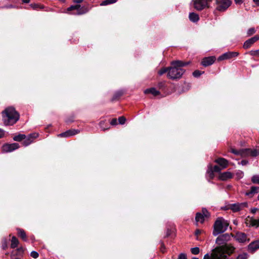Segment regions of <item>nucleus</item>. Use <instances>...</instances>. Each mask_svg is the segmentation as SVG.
<instances>
[{
  "label": "nucleus",
  "mask_w": 259,
  "mask_h": 259,
  "mask_svg": "<svg viewBox=\"0 0 259 259\" xmlns=\"http://www.w3.org/2000/svg\"><path fill=\"white\" fill-rule=\"evenodd\" d=\"M37 137V134L34 133L30 134L27 138L24 139V141L23 142V145L25 146L29 145L32 142L33 140Z\"/></svg>",
  "instance_id": "obj_19"
},
{
  "label": "nucleus",
  "mask_w": 259,
  "mask_h": 259,
  "mask_svg": "<svg viewBox=\"0 0 259 259\" xmlns=\"http://www.w3.org/2000/svg\"><path fill=\"white\" fill-rule=\"evenodd\" d=\"M116 2H117V0H105V1H103L100 4V6H107L108 5L114 4Z\"/></svg>",
  "instance_id": "obj_30"
},
{
  "label": "nucleus",
  "mask_w": 259,
  "mask_h": 259,
  "mask_svg": "<svg viewBox=\"0 0 259 259\" xmlns=\"http://www.w3.org/2000/svg\"><path fill=\"white\" fill-rule=\"evenodd\" d=\"M189 18L190 20L193 22H197L199 20V15L194 12L189 14Z\"/></svg>",
  "instance_id": "obj_25"
},
{
  "label": "nucleus",
  "mask_w": 259,
  "mask_h": 259,
  "mask_svg": "<svg viewBox=\"0 0 259 259\" xmlns=\"http://www.w3.org/2000/svg\"><path fill=\"white\" fill-rule=\"evenodd\" d=\"M3 120L6 125H11L15 124L19 118V113L13 107L6 108L2 112Z\"/></svg>",
  "instance_id": "obj_3"
},
{
  "label": "nucleus",
  "mask_w": 259,
  "mask_h": 259,
  "mask_svg": "<svg viewBox=\"0 0 259 259\" xmlns=\"http://www.w3.org/2000/svg\"><path fill=\"white\" fill-rule=\"evenodd\" d=\"M105 123L104 121H101L99 123V126L100 128H102V130L105 131L106 130H107L109 128L108 126H104V124Z\"/></svg>",
  "instance_id": "obj_40"
},
{
  "label": "nucleus",
  "mask_w": 259,
  "mask_h": 259,
  "mask_svg": "<svg viewBox=\"0 0 259 259\" xmlns=\"http://www.w3.org/2000/svg\"><path fill=\"white\" fill-rule=\"evenodd\" d=\"M144 93L146 94H151L153 96H157L160 94V92L154 88L145 90Z\"/></svg>",
  "instance_id": "obj_22"
},
{
  "label": "nucleus",
  "mask_w": 259,
  "mask_h": 259,
  "mask_svg": "<svg viewBox=\"0 0 259 259\" xmlns=\"http://www.w3.org/2000/svg\"><path fill=\"white\" fill-rule=\"evenodd\" d=\"M191 251L192 254L196 255L199 253L200 250H199V248L198 247H195L192 248L191 249Z\"/></svg>",
  "instance_id": "obj_34"
},
{
  "label": "nucleus",
  "mask_w": 259,
  "mask_h": 259,
  "mask_svg": "<svg viewBox=\"0 0 259 259\" xmlns=\"http://www.w3.org/2000/svg\"><path fill=\"white\" fill-rule=\"evenodd\" d=\"M192 259H198V258H197L196 257H193Z\"/></svg>",
  "instance_id": "obj_61"
},
{
  "label": "nucleus",
  "mask_w": 259,
  "mask_h": 259,
  "mask_svg": "<svg viewBox=\"0 0 259 259\" xmlns=\"http://www.w3.org/2000/svg\"><path fill=\"white\" fill-rule=\"evenodd\" d=\"M215 162L218 163L223 169L226 168L228 165V161L223 158H219L216 159Z\"/></svg>",
  "instance_id": "obj_20"
},
{
  "label": "nucleus",
  "mask_w": 259,
  "mask_h": 259,
  "mask_svg": "<svg viewBox=\"0 0 259 259\" xmlns=\"http://www.w3.org/2000/svg\"><path fill=\"white\" fill-rule=\"evenodd\" d=\"M82 1L83 0H73V2L77 4L81 3Z\"/></svg>",
  "instance_id": "obj_54"
},
{
  "label": "nucleus",
  "mask_w": 259,
  "mask_h": 259,
  "mask_svg": "<svg viewBox=\"0 0 259 259\" xmlns=\"http://www.w3.org/2000/svg\"><path fill=\"white\" fill-rule=\"evenodd\" d=\"M201 233V231L200 230H197L196 231H195V234L196 235H198L199 234H200Z\"/></svg>",
  "instance_id": "obj_55"
},
{
  "label": "nucleus",
  "mask_w": 259,
  "mask_h": 259,
  "mask_svg": "<svg viewBox=\"0 0 259 259\" xmlns=\"http://www.w3.org/2000/svg\"><path fill=\"white\" fill-rule=\"evenodd\" d=\"M80 132V131L79 130H69L65 132L60 134L58 136L60 137L68 138L79 133Z\"/></svg>",
  "instance_id": "obj_15"
},
{
  "label": "nucleus",
  "mask_w": 259,
  "mask_h": 259,
  "mask_svg": "<svg viewBox=\"0 0 259 259\" xmlns=\"http://www.w3.org/2000/svg\"><path fill=\"white\" fill-rule=\"evenodd\" d=\"M223 169L221 166H219L217 165H215L212 168V170L214 171V172H220Z\"/></svg>",
  "instance_id": "obj_41"
},
{
  "label": "nucleus",
  "mask_w": 259,
  "mask_h": 259,
  "mask_svg": "<svg viewBox=\"0 0 259 259\" xmlns=\"http://www.w3.org/2000/svg\"><path fill=\"white\" fill-rule=\"evenodd\" d=\"M229 222L223 218H218L213 225V234L217 236L226 231L229 226Z\"/></svg>",
  "instance_id": "obj_4"
},
{
  "label": "nucleus",
  "mask_w": 259,
  "mask_h": 259,
  "mask_svg": "<svg viewBox=\"0 0 259 259\" xmlns=\"http://www.w3.org/2000/svg\"><path fill=\"white\" fill-rule=\"evenodd\" d=\"M166 72H168V68H163L158 71V73L159 75H162Z\"/></svg>",
  "instance_id": "obj_38"
},
{
  "label": "nucleus",
  "mask_w": 259,
  "mask_h": 259,
  "mask_svg": "<svg viewBox=\"0 0 259 259\" xmlns=\"http://www.w3.org/2000/svg\"><path fill=\"white\" fill-rule=\"evenodd\" d=\"M204 73L203 71H201L198 70H196L194 71L193 73V75L195 77H198L200 76L201 74H202Z\"/></svg>",
  "instance_id": "obj_35"
},
{
  "label": "nucleus",
  "mask_w": 259,
  "mask_h": 259,
  "mask_svg": "<svg viewBox=\"0 0 259 259\" xmlns=\"http://www.w3.org/2000/svg\"><path fill=\"white\" fill-rule=\"evenodd\" d=\"M247 205L248 204L246 202L230 204L228 205L227 209H230L233 212H237L243 209L245 207H247Z\"/></svg>",
  "instance_id": "obj_8"
},
{
  "label": "nucleus",
  "mask_w": 259,
  "mask_h": 259,
  "mask_svg": "<svg viewBox=\"0 0 259 259\" xmlns=\"http://www.w3.org/2000/svg\"><path fill=\"white\" fill-rule=\"evenodd\" d=\"M67 10V11H75V12H73L72 13L74 15H81L87 13L88 11V10L87 8H81L79 5L71 6L68 8Z\"/></svg>",
  "instance_id": "obj_7"
},
{
  "label": "nucleus",
  "mask_w": 259,
  "mask_h": 259,
  "mask_svg": "<svg viewBox=\"0 0 259 259\" xmlns=\"http://www.w3.org/2000/svg\"><path fill=\"white\" fill-rule=\"evenodd\" d=\"M245 223L248 227H257L259 226V219L255 220L253 218L248 216L245 220Z\"/></svg>",
  "instance_id": "obj_13"
},
{
  "label": "nucleus",
  "mask_w": 259,
  "mask_h": 259,
  "mask_svg": "<svg viewBox=\"0 0 259 259\" xmlns=\"http://www.w3.org/2000/svg\"><path fill=\"white\" fill-rule=\"evenodd\" d=\"M256 32V30L254 28H249L247 32V34L248 36H250L252 34H253Z\"/></svg>",
  "instance_id": "obj_37"
},
{
  "label": "nucleus",
  "mask_w": 259,
  "mask_h": 259,
  "mask_svg": "<svg viewBox=\"0 0 259 259\" xmlns=\"http://www.w3.org/2000/svg\"><path fill=\"white\" fill-rule=\"evenodd\" d=\"M251 182L253 184L259 185V175H254L251 178Z\"/></svg>",
  "instance_id": "obj_32"
},
{
  "label": "nucleus",
  "mask_w": 259,
  "mask_h": 259,
  "mask_svg": "<svg viewBox=\"0 0 259 259\" xmlns=\"http://www.w3.org/2000/svg\"><path fill=\"white\" fill-rule=\"evenodd\" d=\"M4 135H5V131L3 130L0 128V139L3 138L4 136Z\"/></svg>",
  "instance_id": "obj_49"
},
{
  "label": "nucleus",
  "mask_w": 259,
  "mask_h": 259,
  "mask_svg": "<svg viewBox=\"0 0 259 259\" xmlns=\"http://www.w3.org/2000/svg\"><path fill=\"white\" fill-rule=\"evenodd\" d=\"M259 155V148L254 149H244V157H256Z\"/></svg>",
  "instance_id": "obj_12"
},
{
  "label": "nucleus",
  "mask_w": 259,
  "mask_h": 259,
  "mask_svg": "<svg viewBox=\"0 0 259 259\" xmlns=\"http://www.w3.org/2000/svg\"><path fill=\"white\" fill-rule=\"evenodd\" d=\"M257 50V57H259V50Z\"/></svg>",
  "instance_id": "obj_60"
},
{
  "label": "nucleus",
  "mask_w": 259,
  "mask_h": 259,
  "mask_svg": "<svg viewBox=\"0 0 259 259\" xmlns=\"http://www.w3.org/2000/svg\"><path fill=\"white\" fill-rule=\"evenodd\" d=\"M126 119L123 116H120L118 118V122L120 124H123L125 122Z\"/></svg>",
  "instance_id": "obj_42"
},
{
  "label": "nucleus",
  "mask_w": 259,
  "mask_h": 259,
  "mask_svg": "<svg viewBox=\"0 0 259 259\" xmlns=\"http://www.w3.org/2000/svg\"><path fill=\"white\" fill-rule=\"evenodd\" d=\"M30 255L34 258H37L38 257V253L36 251H32L30 253Z\"/></svg>",
  "instance_id": "obj_44"
},
{
  "label": "nucleus",
  "mask_w": 259,
  "mask_h": 259,
  "mask_svg": "<svg viewBox=\"0 0 259 259\" xmlns=\"http://www.w3.org/2000/svg\"><path fill=\"white\" fill-rule=\"evenodd\" d=\"M23 252H15V251H13L11 254V257L12 258H13L15 256L17 255H22Z\"/></svg>",
  "instance_id": "obj_43"
},
{
  "label": "nucleus",
  "mask_w": 259,
  "mask_h": 259,
  "mask_svg": "<svg viewBox=\"0 0 259 259\" xmlns=\"http://www.w3.org/2000/svg\"><path fill=\"white\" fill-rule=\"evenodd\" d=\"M235 3L236 4H241L243 2V0H235Z\"/></svg>",
  "instance_id": "obj_51"
},
{
  "label": "nucleus",
  "mask_w": 259,
  "mask_h": 259,
  "mask_svg": "<svg viewBox=\"0 0 259 259\" xmlns=\"http://www.w3.org/2000/svg\"><path fill=\"white\" fill-rule=\"evenodd\" d=\"M25 139V135L23 134H19L17 136H14L13 138V140L15 141H21Z\"/></svg>",
  "instance_id": "obj_31"
},
{
  "label": "nucleus",
  "mask_w": 259,
  "mask_h": 259,
  "mask_svg": "<svg viewBox=\"0 0 259 259\" xmlns=\"http://www.w3.org/2000/svg\"><path fill=\"white\" fill-rule=\"evenodd\" d=\"M16 251L18 252H23V249L22 248H19L17 249Z\"/></svg>",
  "instance_id": "obj_53"
},
{
  "label": "nucleus",
  "mask_w": 259,
  "mask_h": 259,
  "mask_svg": "<svg viewBox=\"0 0 259 259\" xmlns=\"http://www.w3.org/2000/svg\"><path fill=\"white\" fill-rule=\"evenodd\" d=\"M257 198H258V200H259V194H258V196L257 197Z\"/></svg>",
  "instance_id": "obj_62"
},
{
  "label": "nucleus",
  "mask_w": 259,
  "mask_h": 259,
  "mask_svg": "<svg viewBox=\"0 0 259 259\" xmlns=\"http://www.w3.org/2000/svg\"><path fill=\"white\" fill-rule=\"evenodd\" d=\"M178 259H187L186 255L184 253H181L179 255Z\"/></svg>",
  "instance_id": "obj_47"
},
{
  "label": "nucleus",
  "mask_w": 259,
  "mask_h": 259,
  "mask_svg": "<svg viewBox=\"0 0 259 259\" xmlns=\"http://www.w3.org/2000/svg\"><path fill=\"white\" fill-rule=\"evenodd\" d=\"M235 176L237 179L239 180L244 176V172L240 170H238L235 172Z\"/></svg>",
  "instance_id": "obj_33"
},
{
  "label": "nucleus",
  "mask_w": 259,
  "mask_h": 259,
  "mask_svg": "<svg viewBox=\"0 0 259 259\" xmlns=\"http://www.w3.org/2000/svg\"><path fill=\"white\" fill-rule=\"evenodd\" d=\"M110 124L112 125H115L117 124V120L115 118L113 119L111 122Z\"/></svg>",
  "instance_id": "obj_48"
},
{
  "label": "nucleus",
  "mask_w": 259,
  "mask_h": 259,
  "mask_svg": "<svg viewBox=\"0 0 259 259\" xmlns=\"http://www.w3.org/2000/svg\"><path fill=\"white\" fill-rule=\"evenodd\" d=\"M24 3H28L30 2V0H22Z\"/></svg>",
  "instance_id": "obj_58"
},
{
  "label": "nucleus",
  "mask_w": 259,
  "mask_h": 259,
  "mask_svg": "<svg viewBox=\"0 0 259 259\" xmlns=\"http://www.w3.org/2000/svg\"><path fill=\"white\" fill-rule=\"evenodd\" d=\"M209 216V213L207 210L205 208H203L202 212H197L196 214L195 220L198 223H203L204 221L205 218H208Z\"/></svg>",
  "instance_id": "obj_9"
},
{
  "label": "nucleus",
  "mask_w": 259,
  "mask_h": 259,
  "mask_svg": "<svg viewBox=\"0 0 259 259\" xmlns=\"http://www.w3.org/2000/svg\"><path fill=\"white\" fill-rule=\"evenodd\" d=\"M118 96H120L122 94V93L120 92V93H118Z\"/></svg>",
  "instance_id": "obj_59"
},
{
  "label": "nucleus",
  "mask_w": 259,
  "mask_h": 259,
  "mask_svg": "<svg viewBox=\"0 0 259 259\" xmlns=\"http://www.w3.org/2000/svg\"><path fill=\"white\" fill-rule=\"evenodd\" d=\"M5 7H6V8H13L14 7H13V5H8V6H5Z\"/></svg>",
  "instance_id": "obj_57"
},
{
  "label": "nucleus",
  "mask_w": 259,
  "mask_h": 259,
  "mask_svg": "<svg viewBox=\"0 0 259 259\" xmlns=\"http://www.w3.org/2000/svg\"><path fill=\"white\" fill-rule=\"evenodd\" d=\"M259 192V187L256 186H252L251 187L249 191L246 192V195L252 196L254 194H256Z\"/></svg>",
  "instance_id": "obj_24"
},
{
  "label": "nucleus",
  "mask_w": 259,
  "mask_h": 259,
  "mask_svg": "<svg viewBox=\"0 0 259 259\" xmlns=\"http://www.w3.org/2000/svg\"><path fill=\"white\" fill-rule=\"evenodd\" d=\"M30 6L34 9H37V8H40V9L42 8V7H40L38 4H31Z\"/></svg>",
  "instance_id": "obj_46"
},
{
  "label": "nucleus",
  "mask_w": 259,
  "mask_h": 259,
  "mask_svg": "<svg viewBox=\"0 0 259 259\" xmlns=\"http://www.w3.org/2000/svg\"><path fill=\"white\" fill-rule=\"evenodd\" d=\"M249 54L253 56L257 57V50H252L250 51Z\"/></svg>",
  "instance_id": "obj_45"
},
{
  "label": "nucleus",
  "mask_w": 259,
  "mask_h": 259,
  "mask_svg": "<svg viewBox=\"0 0 259 259\" xmlns=\"http://www.w3.org/2000/svg\"><path fill=\"white\" fill-rule=\"evenodd\" d=\"M19 244V241L16 237L13 236L12 238L11 247L12 248H16Z\"/></svg>",
  "instance_id": "obj_28"
},
{
  "label": "nucleus",
  "mask_w": 259,
  "mask_h": 259,
  "mask_svg": "<svg viewBox=\"0 0 259 259\" xmlns=\"http://www.w3.org/2000/svg\"><path fill=\"white\" fill-rule=\"evenodd\" d=\"M230 236L229 234H224L220 235L216 239V243L221 245L225 244L226 242L230 240Z\"/></svg>",
  "instance_id": "obj_14"
},
{
  "label": "nucleus",
  "mask_w": 259,
  "mask_h": 259,
  "mask_svg": "<svg viewBox=\"0 0 259 259\" xmlns=\"http://www.w3.org/2000/svg\"><path fill=\"white\" fill-rule=\"evenodd\" d=\"M18 235L25 241H27L26 235L24 231L22 229H17Z\"/></svg>",
  "instance_id": "obj_26"
},
{
  "label": "nucleus",
  "mask_w": 259,
  "mask_h": 259,
  "mask_svg": "<svg viewBox=\"0 0 259 259\" xmlns=\"http://www.w3.org/2000/svg\"><path fill=\"white\" fill-rule=\"evenodd\" d=\"M189 62H183L181 61H175L171 62L172 66L168 67L167 77L171 79L180 78L185 71L181 67L189 64Z\"/></svg>",
  "instance_id": "obj_2"
},
{
  "label": "nucleus",
  "mask_w": 259,
  "mask_h": 259,
  "mask_svg": "<svg viewBox=\"0 0 259 259\" xmlns=\"http://www.w3.org/2000/svg\"><path fill=\"white\" fill-rule=\"evenodd\" d=\"M230 0H216V9L219 11H226L231 5Z\"/></svg>",
  "instance_id": "obj_6"
},
{
  "label": "nucleus",
  "mask_w": 259,
  "mask_h": 259,
  "mask_svg": "<svg viewBox=\"0 0 259 259\" xmlns=\"http://www.w3.org/2000/svg\"><path fill=\"white\" fill-rule=\"evenodd\" d=\"M238 55L239 53L237 52H228L219 56L218 58V60L219 61H221L224 60L230 59L236 57Z\"/></svg>",
  "instance_id": "obj_11"
},
{
  "label": "nucleus",
  "mask_w": 259,
  "mask_h": 259,
  "mask_svg": "<svg viewBox=\"0 0 259 259\" xmlns=\"http://www.w3.org/2000/svg\"><path fill=\"white\" fill-rule=\"evenodd\" d=\"M248 250L251 252H254L259 248V241H255L251 243L248 245Z\"/></svg>",
  "instance_id": "obj_21"
},
{
  "label": "nucleus",
  "mask_w": 259,
  "mask_h": 259,
  "mask_svg": "<svg viewBox=\"0 0 259 259\" xmlns=\"http://www.w3.org/2000/svg\"><path fill=\"white\" fill-rule=\"evenodd\" d=\"M215 60V57L214 56H210L204 58L201 62V64L204 66H208L212 65Z\"/></svg>",
  "instance_id": "obj_18"
},
{
  "label": "nucleus",
  "mask_w": 259,
  "mask_h": 259,
  "mask_svg": "<svg viewBox=\"0 0 259 259\" xmlns=\"http://www.w3.org/2000/svg\"><path fill=\"white\" fill-rule=\"evenodd\" d=\"M257 210V209L256 208H252L251 209L250 211L252 213L254 214L256 213Z\"/></svg>",
  "instance_id": "obj_52"
},
{
  "label": "nucleus",
  "mask_w": 259,
  "mask_h": 259,
  "mask_svg": "<svg viewBox=\"0 0 259 259\" xmlns=\"http://www.w3.org/2000/svg\"><path fill=\"white\" fill-rule=\"evenodd\" d=\"M247 163H248V161H247V160H242L241 161V164L242 165H246Z\"/></svg>",
  "instance_id": "obj_50"
},
{
  "label": "nucleus",
  "mask_w": 259,
  "mask_h": 259,
  "mask_svg": "<svg viewBox=\"0 0 259 259\" xmlns=\"http://www.w3.org/2000/svg\"><path fill=\"white\" fill-rule=\"evenodd\" d=\"M254 3L256 4L257 6H259V0H253Z\"/></svg>",
  "instance_id": "obj_56"
},
{
  "label": "nucleus",
  "mask_w": 259,
  "mask_h": 259,
  "mask_svg": "<svg viewBox=\"0 0 259 259\" xmlns=\"http://www.w3.org/2000/svg\"><path fill=\"white\" fill-rule=\"evenodd\" d=\"M232 177V174L229 171L224 172L223 173L221 174L219 176L220 179L225 181L227 179H230Z\"/></svg>",
  "instance_id": "obj_23"
},
{
  "label": "nucleus",
  "mask_w": 259,
  "mask_h": 259,
  "mask_svg": "<svg viewBox=\"0 0 259 259\" xmlns=\"http://www.w3.org/2000/svg\"><path fill=\"white\" fill-rule=\"evenodd\" d=\"M19 144L16 143L12 144H6L2 146V152H11L14 150L17 149L19 148Z\"/></svg>",
  "instance_id": "obj_10"
},
{
  "label": "nucleus",
  "mask_w": 259,
  "mask_h": 259,
  "mask_svg": "<svg viewBox=\"0 0 259 259\" xmlns=\"http://www.w3.org/2000/svg\"><path fill=\"white\" fill-rule=\"evenodd\" d=\"M259 40V34H257L254 36L246 40L243 45V48L245 49L249 48L254 42Z\"/></svg>",
  "instance_id": "obj_16"
},
{
  "label": "nucleus",
  "mask_w": 259,
  "mask_h": 259,
  "mask_svg": "<svg viewBox=\"0 0 259 259\" xmlns=\"http://www.w3.org/2000/svg\"><path fill=\"white\" fill-rule=\"evenodd\" d=\"M248 257V255L247 253H243L242 254H239L237 257V259H247Z\"/></svg>",
  "instance_id": "obj_39"
},
{
  "label": "nucleus",
  "mask_w": 259,
  "mask_h": 259,
  "mask_svg": "<svg viewBox=\"0 0 259 259\" xmlns=\"http://www.w3.org/2000/svg\"><path fill=\"white\" fill-rule=\"evenodd\" d=\"M231 152L235 155H240L242 157H244V149L237 150L234 149H231Z\"/></svg>",
  "instance_id": "obj_29"
},
{
  "label": "nucleus",
  "mask_w": 259,
  "mask_h": 259,
  "mask_svg": "<svg viewBox=\"0 0 259 259\" xmlns=\"http://www.w3.org/2000/svg\"><path fill=\"white\" fill-rule=\"evenodd\" d=\"M235 238L239 242L243 243L246 241H249L246 235L242 232H238L235 235Z\"/></svg>",
  "instance_id": "obj_17"
},
{
  "label": "nucleus",
  "mask_w": 259,
  "mask_h": 259,
  "mask_svg": "<svg viewBox=\"0 0 259 259\" xmlns=\"http://www.w3.org/2000/svg\"><path fill=\"white\" fill-rule=\"evenodd\" d=\"M206 177L209 179H212L214 177V171L212 170V167L210 166L207 171Z\"/></svg>",
  "instance_id": "obj_27"
},
{
  "label": "nucleus",
  "mask_w": 259,
  "mask_h": 259,
  "mask_svg": "<svg viewBox=\"0 0 259 259\" xmlns=\"http://www.w3.org/2000/svg\"><path fill=\"white\" fill-rule=\"evenodd\" d=\"M2 247L3 249H6L8 247L7 240L6 238L2 240Z\"/></svg>",
  "instance_id": "obj_36"
},
{
  "label": "nucleus",
  "mask_w": 259,
  "mask_h": 259,
  "mask_svg": "<svg viewBox=\"0 0 259 259\" xmlns=\"http://www.w3.org/2000/svg\"><path fill=\"white\" fill-rule=\"evenodd\" d=\"M235 248L230 244H225L215 248L211 254H206L203 259H226L228 255L233 253Z\"/></svg>",
  "instance_id": "obj_1"
},
{
  "label": "nucleus",
  "mask_w": 259,
  "mask_h": 259,
  "mask_svg": "<svg viewBox=\"0 0 259 259\" xmlns=\"http://www.w3.org/2000/svg\"><path fill=\"white\" fill-rule=\"evenodd\" d=\"M211 0H193L194 8L198 10H202L208 7V3Z\"/></svg>",
  "instance_id": "obj_5"
}]
</instances>
